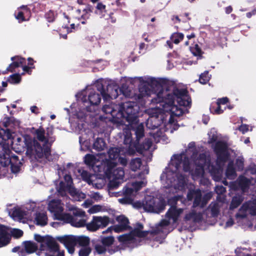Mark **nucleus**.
<instances>
[{"label":"nucleus","mask_w":256,"mask_h":256,"mask_svg":"<svg viewBox=\"0 0 256 256\" xmlns=\"http://www.w3.org/2000/svg\"><path fill=\"white\" fill-rule=\"evenodd\" d=\"M214 150L218 155L216 166L210 164V156L198 155L193 142L188 144L184 153L174 155L160 176L162 183L167 190L166 192L174 194L184 190L186 178L182 174L183 171L190 173L194 180L204 178L205 184L208 183V180L204 178L207 172L218 180L221 176L224 162L228 160L230 152L226 142L220 140L216 142ZM200 182H202V179Z\"/></svg>","instance_id":"obj_1"},{"label":"nucleus","mask_w":256,"mask_h":256,"mask_svg":"<svg viewBox=\"0 0 256 256\" xmlns=\"http://www.w3.org/2000/svg\"><path fill=\"white\" fill-rule=\"evenodd\" d=\"M147 84L139 88L138 99L154 95L152 100V105L147 110L150 118L146 122L148 128L154 129L160 126L164 132L170 130L172 133L178 128L176 118L188 112L191 100L185 90H175L172 94H166L162 90L156 94L152 93Z\"/></svg>","instance_id":"obj_2"},{"label":"nucleus","mask_w":256,"mask_h":256,"mask_svg":"<svg viewBox=\"0 0 256 256\" xmlns=\"http://www.w3.org/2000/svg\"><path fill=\"white\" fill-rule=\"evenodd\" d=\"M124 144L125 147L121 148H112L108 152V159L105 158L104 164L106 170H104V174L109 180V186L111 188H116L120 184L124 176L123 168H116V163L115 162L118 158V162L122 166L127 164L126 156H130L134 154L136 150V145L132 142V134L129 130L124 131Z\"/></svg>","instance_id":"obj_3"},{"label":"nucleus","mask_w":256,"mask_h":256,"mask_svg":"<svg viewBox=\"0 0 256 256\" xmlns=\"http://www.w3.org/2000/svg\"><path fill=\"white\" fill-rule=\"evenodd\" d=\"M147 184L144 178L141 181H136L128 183L124 189V196L119 198L120 203L124 204H132L136 208H142L146 212L159 213L164 209V202L158 198L150 196L145 197L144 200L141 202L140 201L134 202V198L136 196L138 192L142 188L144 187Z\"/></svg>","instance_id":"obj_4"},{"label":"nucleus","mask_w":256,"mask_h":256,"mask_svg":"<svg viewBox=\"0 0 256 256\" xmlns=\"http://www.w3.org/2000/svg\"><path fill=\"white\" fill-rule=\"evenodd\" d=\"M115 107L118 106L113 104H106L102 108V111L106 114H110L118 123L124 124L127 122L130 128L135 132L137 140L138 142L144 134V124L138 122L136 116L139 110L138 106L135 102H128L119 106L118 112Z\"/></svg>","instance_id":"obj_5"},{"label":"nucleus","mask_w":256,"mask_h":256,"mask_svg":"<svg viewBox=\"0 0 256 256\" xmlns=\"http://www.w3.org/2000/svg\"><path fill=\"white\" fill-rule=\"evenodd\" d=\"M32 132L39 142L28 134L24 135L23 138L26 149V154L30 157H34L40 162L42 159L50 160V147L54 142V138L48 134H46L42 128L36 130L32 128Z\"/></svg>","instance_id":"obj_6"},{"label":"nucleus","mask_w":256,"mask_h":256,"mask_svg":"<svg viewBox=\"0 0 256 256\" xmlns=\"http://www.w3.org/2000/svg\"><path fill=\"white\" fill-rule=\"evenodd\" d=\"M94 86H88L76 95L80 108L78 112H77L74 110L76 104H74L71 106L70 110L72 114L78 119L83 118L86 116V112L91 110L88 108L89 104L92 106H96L101 100L100 96L96 92Z\"/></svg>","instance_id":"obj_7"},{"label":"nucleus","mask_w":256,"mask_h":256,"mask_svg":"<svg viewBox=\"0 0 256 256\" xmlns=\"http://www.w3.org/2000/svg\"><path fill=\"white\" fill-rule=\"evenodd\" d=\"M0 138L4 140L0 143V163L4 166H6L11 164L12 172L16 173L20 170V162H18L17 156L11 154L10 142L6 143V140H8L12 138V134L8 130L0 128Z\"/></svg>","instance_id":"obj_8"},{"label":"nucleus","mask_w":256,"mask_h":256,"mask_svg":"<svg viewBox=\"0 0 256 256\" xmlns=\"http://www.w3.org/2000/svg\"><path fill=\"white\" fill-rule=\"evenodd\" d=\"M178 200L182 202L180 198L177 196H174L168 199V204L172 206L167 212L165 218L160 223L158 227V232L163 233L168 232L174 228V226L177 223L178 218L182 212V209L176 208L173 206Z\"/></svg>","instance_id":"obj_9"},{"label":"nucleus","mask_w":256,"mask_h":256,"mask_svg":"<svg viewBox=\"0 0 256 256\" xmlns=\"http://www.w3.org/2000/svg\"><path fill=\"white\" fill-rule=\"evenodd\" d=\"M64 204L60 200H53L49 202L48 209L53 214L55 219L60 220L66 223H70L75 227H82L86 224L84 220H78L69 214L63 212Z\"/></svg>","instance_id":"obj_10"},{"label":"nucleus","mask_w":256,"mask_h":256,"mask_svg":"<svg viewBox=\"0 0 256 256\" xmlns=\"http://www.w3.org/2000/svg\"><path fill=\"white\" fill-rule=\"evenodd\" d=\"M65 183L61 181L58 185L56 184L57 192L62 196H64L67 192L74 200L80 201L85 198L86 194L77 190L72 186V181L70 176L66 174L64 177Z\"/></svg>","instance_id":"obj_11"},{"label":"nucleus","mask_w":256,"mask_h":256,"mask_svg":"<svg viewBox=\"0 0 256 256\" xmlns=\"http://www.w3.org/2000/svg\"><path fill=\"white\" fill-rule=\"evenodd\" d=\"M34 240L40 243V252H46L48 254L54 256L58 252V256H64V252L59 251V246L54 238L49 235L41 236L40 234H35Z\"/></svg>","instance_id":"obj_12"},{"label":"nucleus","mask_w":256,"mask_h":256,"mask_svg":"<svg viewBox=\"0 0 256 256\" xmlns=\"http://www.w3.org/2000/svg\"><path fill=\"white\" fill-rule=\"evenodd\" d=\"M143 226L140 224H137L134 230L129 234H124L118 236L120 242L132 246L137 245L149 233L148 231H142Z\"/></svg>","instance_id":"obj_13"},{"label":"nucleus","mask_w":256,"mask_h":256,"mask_svg":"<svg viewBox=\"0 0 256 256\" xmlns=\"http://www.w3.org/2000/svg\"><path fill=\"white\" fill-rule=\"evenodd\" d=\"M105 156L102 154H98L96 155L87 154L84 158L85 163L92 166L93 170L96 173L103 172L100 175H104L106 178L104 174V170H106V165H104V158Z\"/></svg>","instance_id":"obj_14"},{"label":"nucleus","mask_w":256,"mask_h":256,"mask_svg":"<svg viewBox=\"0 0 256 256\" xmlns=\"http://www.w3.org/2000/svg\"><path fill=\"white\" fill-rule=\"evenodd\" d=\"M36 207L34 202L28 204L24 208H14L9 212V214L14 220L26 219L32 220V212Z\"/></svg>","instance_id":"obj_15"},{"label":"nucleus","mask_w":256,"mask_h":256,"mask_svg":"<svg viewBox=\"0 0 256 256\" xmlns=\"http://www.w3.org/2000/svg\"><path fill=\"white\" fill-rule=\"evenodd\" d=\"M22 230L16 228H12L0 225V248L7 245L10 242L11 236L18 238L22 236Z\"/></svg>","instance_id":"obj_16"},{"label":"nucleus","mask_w":256,"mask_h":256,"mask_svg":"<svg viewBox=\"0 0 256 256\" xmlns=\"http://www.w3.org/2000/svg\"><path fill=\"white\" fill-rule=\"evenodd\" d=\"M248 214L256 215V199L244 203L239 210L236 216L238 224H242Z\"/></svg>","instance_id":"obj_17"},{"label":"nucleus","mask_w":256,"mask_h":256,"mask_svg":"<svg viewBox=\"0 0 256 256\" xmlns=\"http://www.w3.org/2000/svg\"><path fill=\"white\" fill-rule=\"evenodd\" d=\"M212 197V193L209 192L204 195L202 198V194L200 190H190L187 194L188 199L191 200L194 198V206H200L201 207L204 206L208 201Z\"/></svg>","instance_id":"obj_18"},{"label":"nucleus","mask_w":256,"mask_h":256,"mask_svg":"<svg viewBox=\"0 0 256 256\" xmlns=\"http://www.w3.org/2000/svg\"><path fill=\"white\" fill-rule=\"evenodd\" d=\"M80 220H84L81 218ZM86 222V220H84ZM110 222V218L107 216H94L92 218V221L86 224V223L84 226L86 225V228L88 230L94 232L99 228H104L106 227Z\"/></svg>","instance_id":"obj_19"},{"label":"nucleus","mask_w":256,"mask_h":256,"mask_svg":"<svg viewBox=\"0 0 256 256\" xmlns=\"http://www.w3.org/2000/svg\"><path fill=\"white\" fill-rule=\"evenodd\" d=\"M130 168L132 171L135 172L138 170H142L138 176V180H134V182L141 181L143 178H144L146 180V176L148 174V168L146 164H142L140 158L132 159L130 163ZM132 182H134V181Z\"/></svg>","instance_id":"obj_20"},{"label":"nucleus","mask_w":256,"mask_h":256,"mask_svg":"<svg viewBox=\"0 0 256 256\" xmlns=\"http://www.w3.org/2000/svg\"><path fill=\"white\" fill-rule=\"evenodd\" d=\"M97 90L100 92L104 100H108L109 98L115 99L118 96L121 90L117 85L110 84L107 87V92H106L102 89V86L100 82H97Z\"/></svg>","instance_id":"obj_21"},{"label":"nucleus","mask_w":256,"mask_h":256,"mask_svg":"<svg viewBox=\"0 0 256 256\" xmlns=\"http://www.w3.org/2000/svg\"><path fill=\"white\" fill-rule=\"evenodd\" d=\"M82 178L84 180L89 184H92L97 188H100L104 186L106 181L103 178H97L94 174H90L85 170H80Z\"/></svg>","instance_id":"obj_22"},{"label":"nucleus","mask_w":256,"mask_h":256,"mask_svg":"<svg viewBox=\"0 0 256 256\" xmlns=\"http://www.w3.org/2000/svg\"><path fill=\"white\" fill-rule=\"evenodd\" d=\"M76 124L72 122L71 124V126L74 132L78 134H82V136L79 138V142L80 145V150H86L89 148L90 138H88L87 133L85 130L81 128L82 126L80 124L76 126Z\"/></svg>","instance_id":"obj_23"},{"label":"nucleus","mask_w":256,"mask_h":256,"mask_svg":"<svg viewBox=\"0 0 256 256\" xmlns=\"http://www.w3.org/2000/svg\"><path fill=\"white\" fill-rule=\"evenodd\" d=\"M56 239L64 244L70 254H72L74 252V246L76 245V236H57Z\"/></svg>","instance_id":"obj_24"},{"label":"nucleus","mask_w":256,"mask_h":256,"mask_svg":"<svg viewBox=\"0 0 256 256\" xmlns=\"http://www.w3.org/2000/svg\"><path fill=\"white\" fill-rule=\"evenodd\" d=\"M116 220L118 224L112 228H108L106 231V232L113 230L118 233L127 230L130 227L128 220L125 216L123 215L118 216Z\"/></svg>","instance_id":"obj_25"},{"label":"nucleus","mask_w":256,"mask_h":256,"mask_svg":"<svg viewBox=\"0 0 256 256\" xmlns=\"http://www.w3.org/2000/svg\"><path fill=\"white\" fill-rule=\"evenodd\" d=\"M37 208L36 204V207L32 212V220L38 226H43L48 224V217L46 214L44 212H35Z\"/></svg>","instance_id":"obj_26"},{"label":"nucleus","mask_w":256,"mask_h":256,"mask_svg":"<svg viewBox=\"0 0 256 256\" xmlns=\"http://www.w3.org/2000/svg\"><path fill=\"white\" fill-rule=\"evenodd\" d=\"M14 16L19 22L28 20L30 16V11L26 6H22L15 12Z\"/></svg>","instance_id":"obj_27"},{"label":"nucleus","mask_w":256,"mask_h":256,"mask_svg":"<svg viewBox=\"0 0 256 256\" xmlns=\"http://www.w3.org/2000/svg\"><path fill=\"white\" fill-rule=\"evenodd\" d=\"M11 59L14 62L7 68L10 72H12L16 68L22 66L25 62V60L19 56L12 57Z\"/></svg>","instance_id":"obj_28"},{"label":"nucleus","mask_w":256,"mask_h":256,"mask_svg":"<svg viewBox=\"0 0 256 256\" xmlns=\"http://www.w3.org/2000/svg\"><path fill=\"white\" fill-rule=\"evenodd\" d=\"M253 178L250 180L248 178L244 176H240L238 178V184L242 191H245L246 188L249 186L250 184H252Z\"/></svg>","instance_id":"obj_29"},{"label":"nucleus","mask_w":256,"mask_h":256,"mask_svg":"<svg viewBox=\"0 0 256 256\" xmlns=\"http://www.w3.org/2000/svg\"><path fill=\"white\" fill-rule=\"evenodd\" d=\"M76 244H78L80 246H90V240L88 237L84 236H76Z\"/></svg>","instance_id":"obj_30"},{"label":"nucleus","mask_w":256,"mask_h":256,"mask_svg":"<svg viewBox=\"0 0 256 256\" xmlns=\"http://www.w3.org/2000/svg\"><path fill=\"white\" fill-rule=\"evenodd\" d=\"M24 246L26 250H27V252L29 254L34 253L38 249L37 244L30 241L24 242Z\"/></svg>","instance_id":"obj_31"},{"label":"nucleus","mask_w":256,"mask_h":256,"mask_svg":"<svg viewBox=\"0 0 256 256\" xmlns=\"http://www.w3.org/2000/svg\"><path fill=\"white\" fill-rule=\"evenodd\" d=\"M210 111L211 113L214 114H219L223 112L224 109L222 108V106L219 105L217 103H213L210 107Z\"/></svg>","instance_id":"obj_32"},{"label":"nucleus","mask_w":256,"mask_h":256,"mask_svg":"<svg viewBox=\"0 0 256 256\" xmlns=\"http://www.w3.org/2000/svg\"><path fill=\"white\" fill-rule=\"evenodd\" d=\"M226 177L229 179H234L236 176V170L233 168L232 162H230L226 171Z\"/></svg>","instance_id":"obj_33"},{"label":"nucleus","mask_w":256,"mask_h":256,"mask_svg":"<svg viewBox=\"0 0 256 256\" xmlns=\"http://www.w3.org/2000/svg\"><path fill=\"white\" fill-rule=\"evenodd\" d=\"M185 220H192L194 222H198L202 218V214H196L194 212H192L186 215Z\"/></svg>","instance_id":"obj_34"},{"label":"nucleus","mask_w":256,"mask_h":256,"mask_svg":"<svg viewBox=\"0 0 256 256\" xmlns=\"http://www.w3.org/2000/svg\"><path fill=\"white\" fill-rule=\"evenodd\" d=\"M208 142L210 144H212L215 142H216L219 136L218 135L217 132L214 128H212L210 132L208 133Z\"/></svg>","instance_id":"obj_35"},{"label":"nucleus","mask_w":256,"mask_h":256,"mask_svg":"<svg viewBox=\"0 0 256 256\" xmlns=\"http://www.w3.org/2000/svg\"><path fill=\"white\" fill-rule=\"evenodd\" d=\"M106 147V143L103 139L98 138L94 143V148L98 150H103Z\"/></svg>","instance_id":"obj_36"},{"label":"nucleus","mask_w":256,"mask_h":256,"mask_svg":"<svg viewBox=\"0 0 256 256\" xmlns=\"http://www.w3.org/2000/svg\"><path fill=\"white\" fill-rule=\"evenodd\" d=\"M106 208L104 206L101 205H94L91 206L88 210V212L90 214H94L100 212H104Z\"/></svg>","instance_id":"obj_37"},{"label":"nucleus","mask_w":256,"mask_h":256,"mask_svg":"<svg viewBox=\"0 0 256 256\" xmlns=\"http://www.w3.org/2000/svg\"><path fill=\"white\" fill-rule=\"evenodd\" d=\"M70 210L72 211V214L74 216L83 218L85 216L86 213L82 210L72 206L68 208Z\"/></svg>","instance_id":"obj_38"},{"label":"nucleus","mask_w":256,"mask_h":256,"mask_svg":"<svg viewBox=\"0 0 256 256\" xmlns=\"http://www.w3.org/2000/svg\"><path fill=\"white\" fill-rule=\"evenodd\" d=\"M184 38V34L182 33L176 32L172 34L170 37V40L176 44H178Z\"/></svg>","instance_id":"obj_39"},{"label":"nucleus","mask_w":256,"mask_h":256,"mask_svg":"<svg viewBox=\"0 0 256 256\" xmlns=\"http://www.w3.org/2000/svg\"><path fill=\"white\" fill-rule=\"evenodd\" d=\"M242 201V198L241 196H234L232 201L231 204L230 206V208L231 209L235 208L239 206V204Z\"/></svg>","instance_id":"obj_40"},{"label":"nucleus","mask_w":256,"mask_h":256,"mask_svg":"<svg viewBox=\"0 0 256 256\" xmlns=\"http://www.w3.org/2000/svg\"><path fill=\"white\" fill-rule=\"evenodd\" d=\"M92 252L90 246H82L80 248L78 252L79 256H88Z\"/></svg>","instance_id":"obj_41"},{"label":"nucleus","mask_w":256,"mask_h":256,"mask_svg":"<svg viewBox=\"0 0 256 256\" xmlns=\"http://www.w3.org/2000/svg\"><path fill=\"white\" fill-rule=\"evenodd\" d=\"M8 80L11 84H18L21 80L20 75L18 74H14L10 76Z\"/></svg>","instance_id":"obj_42"},{"label":"nucleus","mask_w":256,"mask_h":256,"mask_svg":"<svg viewBox=\"0 0 256 256\" xmlns=\"http://www.w3.org/2000/svg\"><path fill=\"white\" fill-rule=\"evenodd\" d=\"M210 79V76L208 74V72H205L202 74L200 77V82L202 84H205L209 81Z\"/></svg>","instance_id":"obj_43"},{"label":"nucleus","mask_w":256,"mask_h":256,"mask_svg":"<svg viewBox=\"0 0 256 256\" xmlns=\"http://www.w3.org/2000/svg\"><path fill=\"white\" fill-rule=\"evenodd\" d=\"M106 251L104 246L102 244H96L95 246V252L101 254H104Z\"/></svg>","instance_id":"obj_44"},{"label":"nucleus","mask_w":256,"mask_h":256,"mask_svg":"<svg viewBox=\"0 0 256 256\" xmlns=\"http://www.w3.org/2000/svg\"><path fill=\"white\" fill-rule=\"evenodd\" d=\"M106 6L102 3H98L96 6V13L97 14L104 15L103 13L106 12Z\"/></svg>","instance_id":"obj_45"},{"label":"nucleus","mask_w":256,"mask_h":256,"mask_svg":"<svg viewBox=\"0 0 256 256\" xmlns=\"http://www.w3.org/2000/svg\"><path fill=\"white\" fill-rule=\"evenodd\" d=\"M114 242V238L112 236L104 238L102 239V242L104 246H110Z\"/></svg>","instance_id":"obj_46"},{"label":"nucleus","mask_w":256,"mask_h":256,"mask_svg":"<svg viewBox=\"0 0 256 256\" xmlns=\"http://www.w3.org/2000/svg\"><path fill=\"white\" fill-rule=\"evenodd\" d=\"M236 165L238 170H242L244 168V158H238L236 160Z\"/></svg>","instance_id":"obj_47"},{"label":"nucleus","mask_w":256,"mask_h":256,"mask_svg":"<svg viewBox=\"0 0 256 256\" xmlns=\"http://www.w3.org/2000/svg\"><path fill=\"white\" fill-rule=\"evenodd\" d=\"M228 102V98L226 97V98H220V99L218 100V102L216 103H217L218 104H219V105L222 106V108L225 110L226 108V104Z\"/></svg>","instance_id":"obj_48"},{"label":"nucleus","mask_w":256,"mask_h":256,"mask_svg":"<svg viewBox=\"0 0 256 256\" xmlns=\"http://www.w3.org/2000/svg\"><path fill=\"white\" fill-rule=\"evenodd\" d=\"M90 197L94 199L96 202H99L102 199V196L98 192L91 194Z\"/></svg>","instance_id":"obj_49"},{"label":"nucleus","mask_w":256,"mask_h":256,"mask_svg":"<svg viewBox=\"0 0 256 256\" xmlns=\"http://www.w3.org/2000/svg\"><path fill=\"white\" fill-rule=\"evenodd\" d=\"M46 18L49 22L54 21L55 18V15L54 12L50 10L46 14Z\"/></svg>","instance_id":"obj_50"},{"label":"nucleus","mask_w":256,"mask_h":256,"mask_svg":"<svg viewBox=\"0 0 256 256\" xmlns=\"http://www.w3.org/2000/svg\"><path fill=\"white\" fill-rule=\"evenodd\" d=\"M256 174V166L254 164L250 165L248 169L246 170V174Z\"/></svg>","instance_id":"obj_51"},{"label":"nucleus","mask_w":256,"mask_h":256,"mask_svg":"<svg viewBox=\"0 0 256 256\" xmlns=\"http://www.w3.org/2000/svg\"><path fill=\"white\" fill-rule=\"evenodd\" d=\"M215 191L218 194H221L226 191L225 188L222 186H216Z\"/></svg>","instance_id":"obj_52"},{"label":"nucleus","mask_w":256,"mask_h":256,"mask_svg":"<svg viewBox=\"0 0 256 256\" xmlns=\"http://www.w3.org/2000/svg\"><path fill=\"white\" fill-rule=\"evenodd\" d=\"M152 142L151 140H146L144 144L142 146V148L144 150H148L150 146H152Z\"/></svg>","instance_id":"obj_53"},{"label":"nucleus","mask_w":256,"mask_h":256,"mask_svg":"<svg viewBox=\"0 0 256 256\" xmlns=\"http://www.w3.org/2000/svg\"><path fill=\"white\" fill-rule=\"evenodd\" d=\"M239 130L244 134L248 130V126L246 124H242L239 128Z\"/></svg>","instance_id":"obj_54"},{"label":"nucleus","mask_w":256,"mask_h":256,"mask_svg":"<svg viewBox=\"0 0 256 256\" xmlns=\"http://www.w3.org/2000/svg\"><path fill=\"white\" fill-rule=\"evenodd\" d=\"M28 252H27V250H26L25 248H20V250H18V255L20 256H26L27 254H28Z\"/></svg>","instance_id":"obj_55"},{"label":"nucleus","mask_w":256,"mask_h":256,"mask_svg":"<svg viewBox=\"0 0 256 256\" xmlns=\"http://www.w3.org/2000/svg\"><path fill=\"white\" fill-rule=\"evenodd\" d=\"M84 14L82 15V18L84 19H87L89 18L90 16V11L88 10H86V9L83 10Z\"/></svg>","instance_id":"obj_56"},{"label":"nucleus","mask_w":256,"mask_h":256,"mask_svg":"<svg viewBox=\"0 0 256 256\" xmlns=\"http://www.w3.org/2000/svg\"><path fill=\"white\" fill-rule=\"evenodd\" d=\"M92 202L91 200H86L82 204V206L86 208H88L89 206H90V205H92Z\"/></svg>","instance_id":"obj_57"},{"label":"nucleus","mask_w":256,"mask_h":256,"mask_svg":"<svg viewBox=\"0 0 256 256\" xmlns=\"http://www.w3.org/2000/svg\"><path fill=\"white\" fill-rule=\"evenodd\" d=\"M234 224L233 220L232 218H230L226 222L225 228H228L232 226Z\"/></svg>","instance_id":"obj_58"},{"label":"nucleus","mask_w":256,"mask_h":256,"mask_svg":"<svg viewBox=\"0 0 256 256\" xmlns=\"http://www.w3.org/2000/svg\"><path fill=\"white\" fill-rule=\"evenodd\" d=\"M74 24H70V28H68V27H66V26H65V27H64L63 28H64V29H66V30H67V32H72V29H74Z\"/></svg>","instance_id":"obj_59"},{"label":"nucleus","mask_w":256,"mask_h":256,"mask_svg":"<svg viewBox=\"0 0 256 256\" xmlns=\"http://www.w3.org/2000/svg\"><path fill=\"white\" fill-rule=\"evenodd\" d=\"M212 214L216 215L217 214L218 212V210L217 208V206H214L212 208Z\"/></svg>","instance_id":"obj_60"},{"label":"nucleus","mask_w":256,"mask_h":256,"mask_svg":"<svg viewBox=\"0 0 256 256\" xmlns=\"http://www.w3.org/2000/svg\"><path fill=\"white\" fill-rule=\"evenodd\" d=\"M30 68H31L30 67H28L27 66H23V70L24 72H27L30 74L29 70Z\"/></svg>","instance_id":"obj_61"},{"label":"nucleus","mask_w":256,"mask_h":256,"mask_svg":"<svg viewBox=\"0 0 256 256\" xmlns=\"http://www.w3.org/2000/svg\"><path fill=\"white\" fill-rule=\"evenodd\" d=\"M232 11V8L230 6H228L226 8V14H230Z\"/></svg>","instance_id":"obj_62"},{"label":"nucleus","mask_w":256,"mask_h":256,"mask_svg":"<svg viewBox=\"0 0 256 256\" xmlns=\"http://www.w3.org/2000/svg\"><path fill=\"white\" fill-rule=\"evenodd\" d=\"M20 248L19 247H15L12 249V252H18V250H20Z\"/></svg>","instance_id":"obj_63"},{"label":"nucleus","mask_w":256,"mask_h":256,"mask_svg":"<svg viewBox=\"0 0 256 256\" xmlns=\"http://www.w3.org/2000/svg\"><path fill=\"white\" fill-rule=\"evenodd\" d=\"M37 109V108L36 106H32L30 108L31 111L32 112H36V110Z\"/></svg>","instance_id":"obj_64"}]
</instances>
